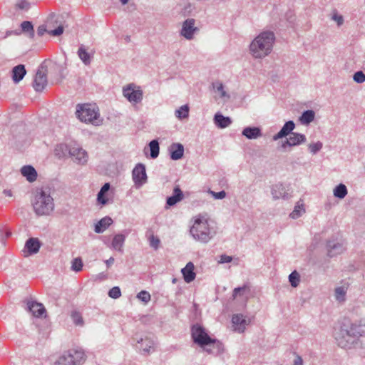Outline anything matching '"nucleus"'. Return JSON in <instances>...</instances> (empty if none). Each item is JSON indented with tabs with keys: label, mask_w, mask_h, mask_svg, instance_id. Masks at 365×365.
<instances>
[{
	"label": "nucleus",
	"mask_w": 365,
	"mask_h": 365,
	"mask_svg": "<svg viewBox=\"0 0 365 365\" xmlns=\"http://www.w3.org/2000/svg\"><path fill=\"white\" fill-rule=\"evenodd\" d=\"M190 331L192 341L202 348L207 354H219L224 351L222 343L217 339L211 338L202 325L193 324Z\"/></svg>",
	"instance_id": "f257e3e1"
},
{
	"label": "nucleus",
	"mask_w": 365,
	"mask_h": 365,
	"mask_svg": "<svg viewBox=\"0 0 365 365\" xmlns=\"http://www.w3.org/2000/svg\"><path fill=\"white\" fill-rule=\"evenodd\" d=\"M274 40L275 36L272 31L262 32L250 43V53L255 58L268 56L272 50Z\"/></svg>",
	"instance_id": "f03ea898"
},
{
	"label": "nucleus",
	"mask_w": 365,
	"mask_h": 365,
	"mask_svg": "<svg viewBox=\"0 0 365 365\" xmlns=\"http://www.w3.org/2000/svg\"><path fill=\"white\" fill-rule=\"evenodd\" d=\"M32 206L38 216L49 215L54 210V201L51 196L50 189H38L32 200Z\"/></svg>",
	"instance_id": "7ed1b4c3"
},
{
	"label": "nucleus",
	"mask_w": 365,
	"mask_h": 365,
	"mask_svg": "<svg viewBox=\"0 0 365 365\" xmlns=\"http://www.w3.org/2000/svg\"><path fill=\"white\" fill-rule=\"evenodd\" d=\"M360 336L356 327L351 325L349 329L341 327L335 334V339L339 346L343 349H350L357 343Z\"/></svg>",
	"instance_id": "20e7f679"
},
{
	"label": "nucleus",
	"mask_w": 365,
	"mask_h": 365,
	"mask_svg": "<svg viewBox=\"0 0 365 365\" xmlns=\"http://www.w3.org/2000/svg\"><path fill=\"white\" fill-rule=\"evenodd\" d=\"M190 232L194 239L203 243L209 242L212 237L207 221L200 218L195 220Z\"/></svg>",
	"instance_id": "39448f33"
},
{
	"label": "nucleus",
	"mask_w": 365,
	"mask_h": 365,
	"mask_svg": "<svg viewBox=\"0 0 365 365\" xmlns=\"http://www.w3.org/2000/svg\"><path fill=\"white\" fill-rule=\"evenodd\" d=\"M85 361L86 355L83 349H72L63 354L56 365H82Z\"/></svg>",
	"instance_id": "423d86ee"
},
{
	"label": "nucleus",
	"mask_w": 365,
	"mask_h": 365,
	"mask_svg": "<svg viewBox=\"0 0 365 365\" xmlns=\"http://www.w3.org/2000/svg\"><path fill=\"white\" fill-rule=\"evenodd\" d=\"M76 114L81 121L85 123L93 122L98 116L96 106L88 103L77 105Z\"/></svg>",
	"instance_id": "0eeeda50"
},
{
	"label": "nucleus",
	"mask_w": 365,
	"mask_h": 365,
	"mask_svg": "<svg viewBox=\"0 0 365 365\" xmlns=\"http://www.w3.org/2000/svg\"><path fill=\"white\" fill-rule=\"evenodd\" d=\"M123 96L132 104L141 103L143 98V92L140 86L134 83H129L123 87Z\"/></svg>",
	"instance_id": "6e6552de"
},
{
	"label": "nucleus",
	"mask_w": 365,
	"mask_h": 365,
	"mask_svg": "<svg viewBox=\"0 0 365 365\" xmlns=\"http://www.w3.org/2000/svg\"><path fill=\"white\" fill-rule=\"evenodd\" d=\"M326 249L328 257H334L343 253L345 250V247L342 240L337 237H332L327 240Z\"/></svg>",
	"instance_id": "1a4fd4ad"
},
{
	"label": "nucleus",
	"mask_w": 365,
	"mask_h": 365,
	"mask_svg": "<svg viewBox=\"0 0 365 365\" xmlns=\"http://www.w3.org/2000/svg\"><path fill=\"white\" fill-rule=\"evenodd\" d=\"M132 178L136 187H140L147 182L145 166L143 163H138L132 172Z\"/></svg>",
	"instance_id": "9d476101"
},
{
	"label": "nucleus",
	"mask_w": 365,
	"mask_h": 365,
	"mask_svg": "<svg viewBox=\"0 0 365 365\" xmlns=\"http://www.w3.org/2000/svg\"><path fill=\"white\" fill-rule=\"evenodd\" d=\"M195 21L194 19H187L182 23L180 30V35L187 40H191L194 37L197 28L195 26Z\"/></svg>",
	"instance_id": "9b49d317"
},
{
	"label": "nucleus",
	"mask_w": 365,
	"mask_h": 365,
	"mask_svg": "<svg viewBox=\"0 0 365 365\" xmlns=\"http://www.w3.org/2000/svg\"><path fill=\"white\" fill-rule=\"evenodd\" d=\"M69 157L72 158L74 163L79 165L86 164L88 159L87 152L82 148L75 145H73Z\"/></svg>",
	"instance_id": "f8f14e48"
},
{
	"label": "nucleus",
	"mask_w": 365,
	"mask_h": 365,
	"mask_svg": "<svg viewBox=\"0 0 365 365\" xmlns=\"http://www.w3.org/2000/svg\"><path fill=\"white\" fill-rule=\"evenodd\" d=\"M47 77L46 73L41 71L38 70L33 82V88L36 92L42 91L47 86Z\"/></svg>",
	"instance_id": "ddd939ff"
},
{
	"label": "nucleus",
	"mask_w": 365,
	"mask_h": 365,
	"mask_svg": "<svg viewBox=\"0 0 365 365\" xmlns=\"http://www.w3.org/2000/svg\"><path fill=\"white\" fill-rule=\"evenodd\" d=\"M295 128V123L293 120H288L287 121L281 130L275 134L272 139L274 141H277L279 139H282L283 138H286L287 136H289L291 133H294L293 130Z\"/></svg>",
	"instance_id": "4468645a"
},
{
	"label": "nucleus",
	"mask_w": 365,
	"mask_h": 365,
	"mask_svg": "<svg viewBox=\"0 0 365 365\" xmlns=\"http://www.w3.org/2000/svg\"><path fill=\"white\" fill-rule=\"evenodd\" d=\"M232 322L235 327V330L240 333L244 332L246 326L248 324L245 317L241 314H233L232 317Z\"/></svg>",
	"instance_id": "2eb2a0df"
},
{
	"label": "nucleus",
	"mask_w": 365,
	"mask_h": 365,
	"mask_svg": "<svg viewBox=\"0 0 365 365\" xmlns=\"http://www.w3.org/2000/svg\"><path fill=\"white\" fill-rule=\"evenodd\" d=\"M169 152L170 158L173 160H178L181 159L184 155V146L182 144L176 143H173L169 147Z\"/></svg>",
	"instance_id": "dca6fc26"
},
{
	"label": "nucleus",
	"mask_w": 365,
	"mask_h": 365,
	"mask_svg": "<svg viewBox=\"0 0 365 365\" xmlns=\"http://www.w3.org/2000/svg\"><path fill=\"white\" fill-rule=\"evenodd\" d=\"M242 135L249 140H255L260 138L262 133L259 127L247 126L242 130Z\"/></svg>",
	"instance_id": "f3484780"
},
{
	"label": "nucleus",
	"mask_w": 365,
	"mask_h": 365,
	"mask_svg": "<svg viewBox=\"0 0 365 365\" xmlns=\"http://www.w3.org/2000/svg\"><path fill=\"white\" fill-rule=\"evenodd\" d=\"M184 197V194L180 187L176 185L173 192V195L167 197L166 205L169 207L174 206L180 202Z\"/></svg>",
	"instance_id": "a211bd4d"
},
{
	"label": "nucleus",
	"mask_w": 365,
	"mask_h": 365,
	"mask_svg": "<svg viewBox=\"0 0 365 365\" xmlns=\"http://www.w3.org/2000/svg\"><path fill=\"white\" fill-rule=\"evenodd\" d=\"M272 195L274 199H287L289 194L287 192L285 186L282 183H277L272 187Z\"/></svg>",
	"instance_id": "6ab92c4d"
},
{
	"label": "nucleus",
	"mask_w": 365,
	"mask_h": 365,
	"mask_svg": "<svg viewBox=\"0 0 365 365\" xmlns=\"http://www.w3.org/2000/svg\"><path fill=\"white\" fill-rule=\"evenodd\" d=\"M194 264L192 262H189L185 267L181 269L185 282L190 283L195 279L196 274L194 272Z\"/></svg>",
	"instance_id": "aec40b11"
},
{
	"label": "nucleus",
	"mask_w": 365,
	"mask_h": 365,
	"mask_svg": "<svg viewBox=\"0 0 365 365\" xmlns=\"http://www.w3.org/2000/svg\"><path fill=\"white\" fill-rule=\"evenodd\" d=\"M73 145L71 144H59L55 148V155L59 158L69 157Z\"/></svg>",
	"instance_id": "412c9836"
},
{
	"label": "nucleus",
	"mask_w": 365,
	"mask_h": 365,
	"mask_svg": "<svg viewBox=\"0 0 365 365\" xmlns=\"http://www.w3.org/2000/svg\"><path fill=\"white\" fill-rule=\"evenodd\" d=\"M214 123L219 128H225L232 123V120L230 117L224 116L220 113H217L214 116Z\"/></svg>",
	"instance_id": "4be33fe9"
},
{
	"label": "nucleus",
	"mask_w": 365,
	"mask_h": 365,
	"mask_svg": "<svg viewBox=\"0 0 365 365\" xmlns=\"http://www.w3.org/2000/svg\"><path fill=\"white\" fill-rule=\"evenodd\" d=\"M21 175L30 182H34L37 178V172L31 165H24L21 169Z\"/></svg>",
	"instance_id": "5701e85b"
},
{
	"label": "nucleus",
	"mask_w": 365,
	"mask_h": 365,
	"mask_svg": "<svg viewBox=\"0 0 365 365\" xmlns=\"http://www.w3.org/2000/svg\"><path fill=\"white\" fill-rule=\"evenodd\" d=\"M26 74V71L23 64L16 66L12 69V79L15 83L20 82Z\"/></svg>",
	"instance_id": "b1692460"
},
{
	"label": "nucleus",
	"mask_w": 365,
	"mask_h": 365,
	"mask_svg": "<svg viewBox=\"0 0 365 365\" xmlns=\"http://www.w3.org/2000/svg\"><path fill=\"white\" fill-rule=\"evenodd\" d=\"M41 247V242L37 238L31 237L26 242L25 248L29 255L36 254Z\"/></svg>",
	"instance_id": "393cba45"
},
{
	"label": "nucleus",
	"mask_w": 365,
	"mask_h": 365,
	"mask_svg": "<svg viewBox=\"0 0 365 365\" xmlns=\"http://www.w3.org/2000/svg\"><path fill=\"white\" fill-rule=\"evenodd\" d=\"M112 223L111 217H104L95 225L94 231L98 234L103 233Z\"/></svg>",
	"instance_id": "a878e982"
},
{
	"label": "nucleus",
	"mask_w": 365,
	"mask_h": 365,
	"mask_svg": "<svg viewBox=\"0 0 365 365\" xmlns=\"http://www.w3.org/2000/svg\"><path fill=\"white\" fill-rule=\"evenodd\" d=\"M27 305L29 310L36 317L42 316L43 314L46 312V309L41 303L29 302Z\"/></svg>",
	"instance_id": "bb28decb"
},
{
	"label": "nucleus",
	"mask_w": 365,
	"mask_h": 365,
	"mask_svg": "<svg viewBox=\"0 0 365 365\" xmlns=\"http://www.w3.org/2000/svg\"><path fill=\"white\" fill-rule=\"evenodd\" d=\"M137 343L139 344L138 349L141 350L144 354H149L154 346L153 341L148 337L137 339Z\"/></svg>",
	"instance_id": "cd10ccee"
},
{
	"label": "nucleus",
	"mask_w": 365,
	"mask_h": 365,
	"mask_svg": "<svg viewBox=\"0 0 365 365\" xmlns=\"http://www.w3.org/2000/svg\"><path fill=\"white\" fill-rule=\"evenodd\" d=\"M289 140L292 147L298 146L307 142V138L304 134L299 133H292L289 136Z\"/></svg>",
	"instance_id": "c85d7f7f"
},
{
	"label": "nucleus",
	"mask_w": 365,
	"mask_h": 365,
	"mask_svg": "<svg viewBox=\"0 0 365 365\" xmlns=\"http://www.w3.org/2000/svg\"><path fill=\"white\" fill-rule=\"evenodd\" d=\"M315 118V113L312 110H304L299 117V121L303 125H309Z\"/></svg>",
	"instance_id": "c756f323"
},
{
	"label": "nucleus",
	"mask_w": 365,
	"mask_h": 365,
	"mask_svg": "<svg viewBox=\"0 0 365 365\" xmlns=\"http://www.w3.org/2000/svg\"><path fill=\"white\" fill-rule=\"evenodd\" d=\"M125 240V235L122 234L115 235L111 243L112 247L115 250L121 251Z\"/></svg>",
	"instance_id": "7c9ffc66"
},
{
	"label": "nucleus",
	"mask_w": 365,
	"mask_h": 365,
	"mask_svg": "<svg viewBox=\"0 0 365 365\" xmlns=\"http://www.w3.org/2000/svg\"><path fill=\"white\" fill-rule=\"evenodd\" d=\"M78 56L86 66L90 65L91 62V56L90 53L86 51L83 45H81L79 47L78 50Z\"/></svg>",
	"instance_id": "2f4dec72"
},
{
	"label": "nucleus",
	"mask_w": 365,
	"mask_h": 365,
	"mask_svg": "<svg viewBox=\"0 0 365 365\" xmlns=\"http://www.w3.org/2000/svg\"><path fill=\"white\" fill-rule=\"evenodd\" d=\"M347 188L344 184L340 183L333 190L334 196L339 199H343L347 195Z\"/></svg>",
	"instance_id": "473e14b6"
},
{
	"label": "nucleus",
	"mask_w": 365,
	"mask_h": 365,
	"mask_svg": "<svg viewBox=\"0 0 365 365\" xmlns=\"http://www.w3.org/2000/svg\"><path fill=\"white\" fill-rule=\"evenodd\" d=\"M21 31L29 34L30 38H34L35 32L31 21H24L21 24Z\"/></svg>",
	"instance_id": "72a5a7b5"
},
{
	"label": "nucleus",
	"mask_w": 365,
	"mask_h": 365,
	"mask_svg": "<svg viewBox=\"0 0 365 365\" xmlns=\"http://www.w3.org/2000/svg\"><path fill=\"white\" fill-rule=\"evenodd\" d=\"M150 158L153 159L156 158L159 155L160 147L159 143L157 140H153L149 143Z\"/></svg>",
	"instance_id": "f704fd0d"
},
{
	"label": "nucleus",
	"mask_w": 365,
	"mask_h": 365,
	"mask_svg": "<svg viewBox=\"0 0 365 365\" xmlns=\"http://www.w3.org/2000/svg\"><path fill=\"white\" fill-rule=\"evenodd\" d=\"M347 287L341 286L335 288L334 296L337 301L343 302L345 300V296L346 294Z\"/></svg>",
	"instance_id": "c9c22d12"
},
{
	"label": "nucleus",
	"mask_w": 365,
	"mask_h": 365,
	"mask_svg": "<svg viewBox=\"0 0 365 365\" xmlns=\"http://www.w3.org/2000/svg\"><path fill=\"white\" fill-rule=\"evenodd\" d=\"M175 117L178 119H183L188 117L189 107L187 105H183L175 110Z\"/></svg>",
	"instance_id": "e433bc0d"
},
{
	"label": "nucleus",
	"mask_w": 365,
	"mask_h": 365,
	"mask_svg": "<svg viewBox=\"0 0 365 365\" xmlns=\"http://www.w3.org/2000/svg\"><path fill=\"white\" fill-rule=\"evenodd\" d=\"M305 212L304 205H299V202L295 205L294 210L289 214V217L292 219H297Z\"/></svg>",
	"instance_id": "4c0bfd02"
},
{
	"label": "nucleus",
	"mask_w": 365,
	"mask_h": 365,
	"mask_svg": "<svg viewBox=\"0 0 365 365\" xmlns=\"http://www.w3.org/2000/svg\"><path fill=\"white\" fill-rule=\"evenodd\" d=\"M71 317L75 325L82 327L84 324L83 317L79 312L73 311L71 314Z\"/></svg>",
	"instance_id": "58836bf2"
},
{
	"label": "nucleus",
	"mask_w": 365,
	"mask_h": 365,
	"mask_svg": "<svg viewBox=\"0 0 365 365\" xmlns=\"http://www.w3.org/2000/svg\"><path fill=\"white\" fill-rule=\"evenodd\" d=\"M289 282L292 287H297L299 285L300 275L296 270L291 272L289 275Z\"/></svg>",
	"instance_id": "ea45409f"
},
{
	"label": "nucleus",
	"mask_w": 365,
	"mask_h": 365,
	"mask_svg": "<svg viewBox=\"0 0 365 365\" xmlns=\"http://www.w3.org/2000/svg\"><path fill=\"white\" fill-rule=\"evenodd\" d=\"M323 147V144L320 141H317L314 143H310L308 145V149L312 155L317 154Z\"/></svg>",
	"instance_id": "a19ab883"
},
{
	"label": "nucleus",
	"mask_w": 365,
	"mask_h": 365,
	"mask_svg": "<svg viewBox=\"0 0 365 365\" xmlns=\"http://www.w3.org/2000/svg\"><path fill=\"white\" fill-rule=\"evenodd\" d=\"M83 267V262L81 258L76 257L72 260L71 262V269L76 272L81 271Z\"/></svg>",
	"instance_id": "79ce46f5"
},
{
	"label": "nucleus",
	"mask_w": 365,
	"mask_h": 365,
	"mask_svg": "<svg viewBox=\"0 0 365 365\" xmlns=\"http://www.w3.org/2000/svg\"><path fill=\"white\" fill-rule=\"evenodd\" d=\"M148 240L149 245L151 247H153L155 250L158 249L160 244V240L158 237L152 235L148 238Z\"/></svg>",
	"instance_id": "37998d69"
},
{
	"label": "nucleus",
	"mask_w": 365,
	"mask_h": 365,
	"mask_svg": "<svg viewBox=\"0 0 365 365\" xmlns=\"http://www.w3.org/2000/svg\"><path fill=\"white\" fill-rule=\"evenodd\" d=\"M353 80L357 83H362L365 82V74L362 71H359L354 73Z\"/></svg>",
	"instance_id": "c03bdc74"
},
{
	"label": "nucleus",
	"mask_w": 365,
	"mask_h": 365,
	"mask_svg": "<svg viewBox=\"0 0 365 365\" xmlns=\"http://www.w3.org/2000/svg\"><path fill=\"white\" fill-rule=\"evenodd\" d=\"M108 296L113 299H118L121 296V291L118 287H113L108 292Z\"/></svg>",
	"instance_id": "a18cd8bd"
},
{
	"label": "nucleus",
	"mask_w": 365,
	"mask_h": 365,
	"mask_svg": "<svg viewBox=\"0 0 365 365\" xmlns=\"http://www.w3.org/2000/svg\"><path fill=\"white\" fill-rule=\"evenodd\" d=\"M16 7L20 10L28 11L30 8V3L26 0H19L16 4Z\"/></svg>",
	"instance_id": "49530a36"
},
{
	"label": "nucleus",
	"mask_w": 365,
	"mask_h": 365,
	"mask_svg": "<svg viewBox=\"0 0 365 365\" xmlns=\"http://www.w3.org/2000/svg\"><path fill=\"white\" fill-rule=\"evenodd\" d=\"M137 297L138 299H140V301L145 302V303L148 302L150 300V293L148 292L144 291V290L140 292L138 294Z\"/></svg>",
	"instance_id": "de8ad7c7"
},
{
	"label": "nucleus",
	"mask_w": 365,
	"mask_h": 365,
	"mask_svg": "<svg viewBox=\"0 0 365 365\" xmlns=\"http://www.w3.org/2000/svg\"><path fill=\"white\" fill-rule=\"evenodd\" d=\"M213 88L218 92L220 93L221 97H225L228 96L226 91L224 90V86L220 82H216L215 83L212 84Z\"/></svg>",
	"instance_id": "09e8293b"
},
{
	"label": "nucleus",
	"mask_w": 365,
	"mask_h": 365,
	"mask_svg": "<svg viewBox=\"0 0 365 365\" xmlns=\"http://www.w3.org/2000/svg\"><path fill=\"white\" fill-rule=\"evenodd\" d=\"M208 192L215 198L217 200H222L226 197V192L225 190H222L220 192H214L211 190H209Z\"/></svg>",
	"instance_id": "8fccbe9b"
},
{
	"label": "nucleus",
	"mask_w": 365,
	"mask_h": 365,
	"mask_svg": "<svg viewBox=\"0 0 365 365\" xmlns=\"http://www.w3.org/2000/svg\"><path fill=\"white\" fill-rule=\"evenodd\" d=\"M63 26L62 25L58 26L56 29L48 31V34L53 36H58L63 34Z\"/></svg>",
	"instance_id": "3c124183"
},
{
	"label": "nucleus",
	"mask_w": 365,
	"mask_h": 365,
	"mask_svg": "<svg viewBox=\"0 0 365 365\" xmlns=\"http://www.w3.org/2000/svg\"><path fill=\"white\" fill-rule=\"evenodd\" d=\"M246 289H247L246 286L235 288L233 290V293H232L233 298L234 299L236 298L238 294L242 295L244 292L246 290Z\"/></svg>",
	"instance_id": "603ef678"
},
{
	"label": "nucleus",
	"mask_w": 365,
	"mask_h": 365,
	"mask_svg": "<svg viewBox=\"0 0 365 365\" xmlns=\"http://www.w3.org/2000/svg\"><path fill=\"white\" fill-rule=\"evenodd\" d=\"M331 19L335 21L339 26L344 24V17L341 15L338 14L336 12L333 14Z\"/></svg>",
	"instance_id": "864d4df0"
},
{
	"label": "nucleus",
	"mask_w": 365,
	"mask_h": 365,
	"mask_svg": "<svg viewBox=\"0 0 365 365\" xmlns=\"http://www.w3.org/2000/svg\"><path fill=\"white\" fill-rule=\"evenodd\" d=\"M97 200L101 205H106L108 203V199L106 197V195L98 192L97 195Z\"/></svg>",
	"instance_id": "5fc2aeb1"
},
{
	"label": "nucleus",
	"mask_w": 365,
	"mask_h": 365,
	"mask_svg": "<svg viewBox=\"0 0 365 365\" xmlns=\"http://www.w3.org/2000/svg\"><path fill=\"white\" fill-rule=\"evenodd\" d=\"M232 260V257L231 256H228L227 255H220V259L219 261V263H229L231 262Z\"/></svg>",
	"instance_id": "6e6d98bb"
},
{
	"label": "nucleus",
	"mask_w": 365,
	"mask_h": 365,
	"mask_svg": "<svg viewBox=\"0 0 365 365\" xmlns=\"http://www.w3.org/2000/svg\"><path fill=\"white\" fill-rule=\"evenodd\" d=\"M47 31L46 27L44 25H41L37 29V34L39 36H42L44 35V34Z\"/></svg>",
	"instance_id": "4d7b16f0"
},
{
	"label": "nucleus",
	"mask_w": 365,
	"mask_h": 365,
	"mask_svg": "<svg viewBox=\"0 0 365 365\" xmlns=\"http://www.w3.org/2000/svg\"><path fill=\"white\" fill-rule=\"evenodd\" d=\"M293 365H304L303 359L299 355H296L293 361Z\"/></svg>",
	"instance_id": "13d9d810"
},
{
	"label": "nucleus",
	"mask_w": 365,
	"mask_h": 365,
	"mask_svg": "<svg viewBox=\"0 0 365 365\" xmlns=\"http://www.w3.org/2000/svg\"><path fill=\"white\" fill-rule=\"evenodd\" d=\"M110 187V184L108 182H106L101 187L99 192L106 195V193L109 190Z\"/></svg>",
	"instance_id": "bf43d9fd"
},
{
	"label": "nucleus",
	"mask_w": 365,
	"mask_h": 365,
	"mask_svg": "<svg viewBox=\"0 0 365 365\" xmlns=\"http://www.w3.org/2000/svg\"><path fill=\"white\" fill-rule=\"evenodd\" d=\"M287 147H292L289 138H286L281 144V148L283 150H286Z\"/></svg>",
	"instance_id": "052dcab7"
},
{
	"label": "nucleus",
	"mask_w": 365,
	"mask_h": 365,
	"mask_svg": "<svg viewBox=\"0 0 365 365\" xmlns=\"http://www.w3.org/2000/svg\"><path fill=\"white\" fill-rule=\"evenodd\" d=\"M21 34V31H19V30H15V31H7L6 33V36H11L12 34H14V35H19Z\"/></svg>",
	"instance_id": "680f3d73"
},
{
	"label": "nucleus",
	"mask_w": 365,
	"mask_h": 365,
	"mask_svg": "<svg viewBox=\"0 0 365 365\" xmlns=\"http://www.w3.org/2000/svg\"><path fill=\"white\" fill-rule=\"evenodd\" d=\"M115 259L113 257H110L108 259L106 260L107 267H110L114 262Z\"/></svg>",
	"instance_id": "e2e57ef3"
},
{
	"label": "nucleus",
	"mask_w": 365,
	"mask_h": 365,
	"mask_svg": "<svg viewBox=\"0 0 365 365\" xmlns=\"http://www.w3.org/2000/svg\"><path fill=\"white\" fill-rule=\"evenodd\" d=\"M3 193L8 197H11L13 195L12 192L11 190H4L3 191Z\"/></svg>",
	"instance_id": "0e129e2a"
},
{
	"label": "nucleus",
	"mask_w": 365,
	"mask_h": 365,
	"mask_svg": "<svg viewBox=\"0 0 365 365\" xmlns=\"http://www.w3.org/2000/svg\"><path fill=\"white\" fill-rule=\"evenodd\" d=\"M11 235V232L9 230H7L6 232H5V238H8Z\"/></svg>",
	"instance_id": "69168bd1"
},
{
	"label": "nucleus",
	"mask_w": 365,
	"mask_h": 365,
	"mask_svg": "<svg viewBox=\"0 0 365 365\" xmlns=\"http://www.w3.org/2000/svg\"><path fill=\"white\" fill-rule=\"evenodd\" d=\"M123 5H125L128 3L129 0H119Z\"/></svg>",
	"instance_id": "338daca9"
},
{
	"label": "nucleus",
	"mask_w": 365,
	"mask_h": 365,
	"mask_svg": "<svg viewBox=\"0 0 365 365\" xmlns=\"http://www.w3.org/2000/svg\"><path fill=\"white\" fill-rule=\"evenodd\" d=\"M176 281H177V279H176L175 278H173V280H172V282H173V283H175V282H176Z\"/></svg>",
	"instance_id": "774afa93"
}]
</instances>
